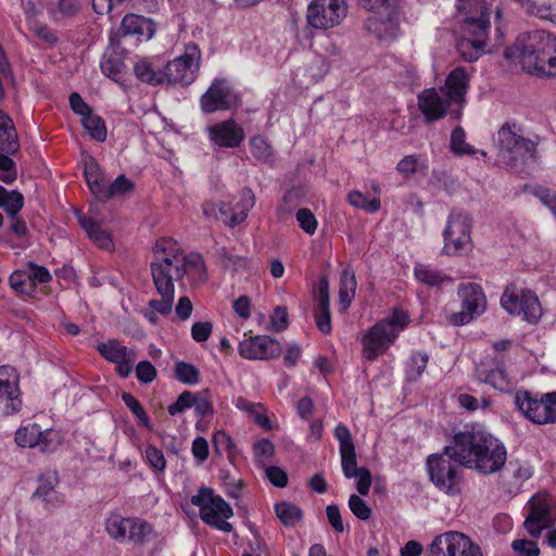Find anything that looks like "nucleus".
<instances>
[{
    "label": "nucleus",
    "mask_w": 556,
    "mask_h": 556,
    "mask_svg": "<svg viewBox=\"0 0 556 556\" xmlns=\"http://www.w3.org/2000/svg\"><path fill=\"white\" fill-rule=\"evenodd\" d=\"M456 9L465 35L489 33L491 13H494L497 22L503 17V8L497 0H456Z\"/></svg>",
    "instance_id": "nucleus-6"
},
{
    "label": "nucleus",
    "mask_w": 556,
    "mask_h": 556,
    "mask_svg": "<svg viewBox=\"0 0 556 556\" xmlns=\"http://www.w3.org/2000/svg\"><path fill=\"white\" fill-rule=\"evenodd\" d=\"M136 376L141 383H150L156 377V369L151 362L142 361L136 367Z\"/></svg>",
    "instance_id": "nucleus-62"
},
{
    "label": "nucleus",
    "mask_w": 556,
    "mask_h": 556,
    "mask_svg": "<svg viewBox=\"0 0 556 556\" xmlns=\"http://www.w3.org/2000/svg\"><path fill=\"white\" fill-rule=\"evenodd\" d=\"M201 51L197 45H187L184 54L169 61L163 72V84L190 85L200 68Z\"/></svg>",
    "instance_id": "nucleus-11"
},
{
    "label": "nucleus",
    "mask_w": 556,
    "mask_h": 556,
    "mask_svg": "<svg viewBox=\"0 0 556 556\" xmlns=\"http://www.w3.org/2000/svg\"><path fill=\"white\" fill-rule=\"evenodd\" d=\"M275 511L278 519L286 527H294L302 519L303 515L300 507L288 502L277 503Z\"/></svg>",
    "instance_id": "nucleus-41"
},
{
    "label": "nucleus",
    "mask_w": 556,
    "mask_h": 556,
    "mask_svg": "<svg viewBox=\"0 0 556 556\" xmlns=\"http://www.w3.org/2000/svg\"><path fill=\"white\" fill-rule=\"evenodd\" d=\"M9 282L12 289L21 293H29L34 289L26 270H16L11 274Z\"/></svg>",
    "instance_id": "nucleus-52"
},
{
    "label": "nucleus",
    "mask_w": 556,
    "mask_h": 556,
    "mask_svg": "<svg viewBox=\"0 0 556 556\" xmlns=\"http://www.w3.org/2000/svg\"><path fill=\"white\" fill-rule=\"evenodd\" d=\"M239 104V96L225 79H215L200 99L201 110L211 114Z\"/></svg>",
    "instance_id": "nucleus-17"
},
{
    "label": "nucleus",
    "mask_w": 556,
    "mask_h": 556,
    "mask_svg": "<svg viewBox=\"0 0 556 556\" xmlns=\"http://www.w3.org/2000/svg\"><path fill=\"white\" fill-rule=\"evenodd\" d=\"M470 75L462 66L454 68L445 78V83L439 89L450 102L455 105L452 112L454 119H459L464 105L466 103V94L469 89Z\"/></svg>",
    "instance_id": "nucleus-18"
},
{
    "label": "nucleus",
    "mask_w": 556,
    "mask_h": 556,
    "mask_svg": "<svg viewBox=\"0 0 556 556\" xmlns=\"http://www.w3.org/2000/svg\"><path fill=\"white\" fill-rule=\"evenodd\" d=\"M522 68L540 77L556 76V37L545 30H534L520 40Z\"/></svg>",
    "instance_id": "nucleus-3"
},
{
    "label": "nucleus",
    "mask_w": 556,
    "mask_h": 556,
    "mask_svg": "<svg viewBox=\"0 0 556 556\" xmlns=\"http://www.w3.org/2000/svg\"><path fill=\"white\" fill-rule=\"evenodd\" d=\"M358 4L367 10L371 11L376 14H381L383 12L395 11L397 9V0H357Z\"/></svg>",
    "instance_id": "nucleus-51"
},
{
    "label": "nucleus",
    "mask_w": 556,
    "mask_h": 556,
    "mask_svg": "<svg viewBox=\"0 0 556 556\" xmlns=\"http://www.w3.org/2000/svg\"><path fill=\"white\" fill-rule=\"evenodd\" d=\"M295 217L299 223V226L304 232L311 236L315 233L318 222L315 215L311 212V210L300 208L296 212Z\"/></svg>",
    "instance_id": "nucleus-54"
},
{
    "label": "nucleus",
    "mask_w": 556,
    "mask_h": 556,
    "mask_svg": "<svg viewBox=\"0 0 556 556\" xmlns=\"http://www.w3.org/2000/svg\"><path fill=\"white\" fill-rule=\"evenodd\" d=\"M529 513L523 527L532 538H539L543 530L556 522V506L547 495H534L528 502Z\"/></svg>",
    "instance_id": "nucleus-14"
},
{
    "label": "nucleus",
    "mask_w": 556,
    "mask_h": 556,
    "mask_svg": "<svg viewBox=\"0 0 556 556\" xmlns=\"http://www.w3.org/2000/svg\"><path fill=\"white\" fill-rule=\"evenodd\" d=\"M153 254L150 270L153 285L161 299H152L148 305L155 312L167 315L173 309L174 283L181 281L185 276L194 283L203 282L205 266L201 255H186L178 243L169 238L156 241Z\"/></svg>",
    "instance_id": "nucleus-1"
},
{
    "label": "nucleus",
    "mask_w": 556,
    "mask_h": 556,
    "mask_svg": "<svg viewBox=\"0 0 556 556\" xmlns=\"http://www.w3.org/2000/svg\"><path fill=\"white\" fill-rule=\"evenodd\" d=\"M253 454L256 464L265 467L275 454V446L269 440L262 439L253 445Z\"/></svg>",
    "instance_id": "nucleus-50"
},
{
    "label": "nucleus",
    "mask_w": 556,
    "mask_h": 556,
    "mask_svg": "<svg viewBox=\"0 0 556 556\" xmlns=\"http://www.w3.org/2000/svg\"><path fill=\"white\" fill-rule=\"evenodd\" d=\"M414 275L420 283L430 288H440L453 280L450 276L427 264H417L414 268Z\"/></svg>",
    "instance_id": "nucleus-32"
},
{
    "label": "nucleus",
    "mask_w": 556,
    "mask_h": 556,
    "mask_svg": "<svg viewBox=\"0 0 556 556\" xmlns=\"http://www.w3.org/2000/svg\"><path fill=\"white\" fill-rule=\"evenodd\" d=\"M356 277L351 268H344L341 278H340V289H339V303L342 306L343 309H346L356 292Z\"/></svg>",
    "instance_id": "nucleus-36"
},
{
    "label": "nucleus",
    "mask_w": 556,
    "mask_h": 556,
    "mask_svg": "<svg viewBox=\"0 0 556 556\" xmlns=\"http://www.w3.org/2000/svg\"><path fill=\"white\" fill-rule=\"evenodd\" d=\"M191 503L200 508L203 522L226 533L232 531L231 523L227 521L233 515L232 508L222 496L215 495L212 489H200L191 496Z\"/></svg>",
    "instance_id": "nucleus-8"
},
{
    "label": "nucleus",
    "mask_w": 556,
    "mask_h": 556,
    "mask_svg": "<svg viewBox=\"0 0 556 556\" xmlns=\"http://www.w3.org/2000/svg\"><path fill=\"white\" fill-rule=\"evenodd\" d=\"M399 10L370 16L365 28L380 41H392L401 34Z\"/></svg>",
    "instance_id": "nucleus-24"
},
{
    "label": "nucleus",
    "mask_w": 556,
    "mask_h": 556,
    "mask_svg": "<svg viewBox=\"0 0 556 556\" xmlns=\"http://www.w3.org/2000/svg\"><path fill=\"white\" fill-rule=\"evenodd\" d=\"M122 400L139 420L140 425L151 430L150 418L140 402L132 394L126 392L122 394Z\"/></svg>",
    "instance_id": "nucleus-49"
},
{
    "label": "nucleus",
    "mask_w": 556,
    "mask_h": 556,
    "mask_svg": "<svg viewBox=\"0 0 556 556\" xmlns=\"http://www.w3.org/2000/svg\"><path fill=\"white\" fill-rule=\"evenodd\" d=\"M174 370L176 378L185 384L194 386L200 381V371L192 364L177 362Z\"/></svg>",
    "instance_id": "nucleus-47"
},
{
    "label": "nucleus",
    "mask_w": 556,
    "mask_h": 556,
    "mask_svg": "<svg viewBox=\"0 0 556 556\" xmlns=\"http://www.w3.org/2000/svg\"><path fill=\"white\" fill-rule=\"evenodd\" d=\"M238 351L245 359L266 361L280 356L281 344L269 336H255L242 340Z\"/></svg>",
    "instance_id": "nucleus-22"
},
{
    "label": "nucleus",
    "mask_w": 556,
    "mask_h": 556,
    "mask_svg": "<svg viewBox=\"0 0 556 556\" xmlns=\"http://www.w3.org/2000/svg\"><path fill=\"white\" fill-rule=\"evenodd\" d=\"M342 471L345 478H357L356 489L361 495H367L371 485V473L365 467H357L355 447L340 451Z\"/></svg>",
    "instance_id": "nucleus-25"
},
{
    "label": "nucleus",
    "mask_w": 556,
    "mask_h": 556,
    "mask_svg": "<svg viewBox=\"0 0 556 556\" xmlns=\"http://www.w3.org/2000/svg\"><path fill=\"white\" fill-rule=\"evenodd\" d=\"M316 301L315 312L330 311L329 283L326 278L319 281Z\"/></svg>",
    "instance_id": "nucleus-61"
},
{
    "label": "nucleus",
    "mask_w": 556,
    "mask_h": 556,
    "mask_svg": "<svg viewBox=\"0 0 556 556\" xmlns=\"http://www.w3.org/2000/svg\"><path fill=\"white\" fill-rule=\"evenodd\" d=\"M409 323L410 317L407 312L393 308L387 317L376 323L364 334L362 339L364 357L375 361L379 355L384 354Z\"/></svg>",
    "instance_id": "nucleus-4"
},
{
    "label": "nucleus",
    "mask_w": 556,
    "mask_h": 556,
    "mask_svg": "<svg viewBox=\"0 0 556 556\" xmlns=\"http://www.w3.org/2000/svg\"><path fill=\"white\" fill-rule=\"evenodd\" d=\"M80 226L87 232L88 237L102 249H109L112 245V240L106 231L96 223L92 218L80 215L78 217Z\"/></svg>",
    "instance_id": "nucleus-37"
},
{
    "label": "nucleus",
    "mask_w": 556,
    "mask_h": 556,
    "mask_svg": "<svg viewBox=\"0 0 556 556\" xmlns=\"http://www.w3.org/2000/svg\"><path fill=\"white\" fill-rule=\"evenodd\" d=\"M146 458L149 465L156 471H164L166 468V460L161 450L155 446L149 445L146 448Z\"/></svg>",
    "instance_id": "nucleus-59"
},
{
    "label": "nucleus",
    "mask_w": 556,
    "mask_h": 556,
    "mask_svg": "<svg viewBox=\"0 0 556 556\" xmlns=\"http://www.w3.org/2000/svg\"><path fill=\"white\" fill-rule=\"evenodd\" d=\"M375 195L369 199L367 195L358 190H352L348 193L346 200L350 205L355 208L364 210L367 213H376L380 210V189L374 186Z\"/></svg>",
    "instance_id": "nucleus-34"
},
{
    "label": "nucleus",
    "mask_w": 556,
    "mask_h": 556,
    "mask_svg": "<svg viewBox=\"0 0 556 556\" xmlns=\"http://www.w3.org/2000/svg\"><path fill=\"white\" fill-rule=\"evenodd\" d=\"M501 305L511 316L532 324L536 323L542 315L541 304L534 292L516 283H509L505 288L501 296Z\"/></svg>",
    "instance_id": "nucleus-10"
},
{
    "label": "nucleus",
    "mask_w": 556,
    "mask_h": 556,
    "mask_svg": "<svg viewBox=\"0 0 556 556\" xmlns=\"http://www.w3.org/2000/svg\"><path fill=\"white\" fill-rule=\"evenodd\" d=\"M250 149L252 155L261 162H273V149L267 140L262 136H254L250 139Z\"/></svg>",
    "instance_id": "nucleus-44"
},
{
    "label": "nucleus",
    "mask_w": 556,
    "mask_h": 556,
    "mask_svg": "<svg viewBox=\"0 0 556 556\" xmlns=\"http://www.w3.org/2000/svg\"><path fill=\"white\" fill-rule=\"evenodd\" d=\"M15 443L23 448H37L52 453L60 445V434L52 428L42 429L38 424H27L15 431Z\"/></svg>",
    "instance_id": "nucleus-15"
},
{
    "label": "nucleus",
    "mask_w": 556,
    "mask_h": 556,
    "mask_svg": "<svg viewBox=\"0 0 556 556\" xmlns=\"http://www.w3.org/2000/svg\"><path fill=\"white\" fill-rule=\"evenodd\" d=\"M488 34L465 35L458 40L456 49L466 62L477 61L484 52L488 45Z\"/></svg>",
    "instance_id": "nucleus-28"
},
{
    "label": "nucleus",
    "mask_w": 556,
    "mask_h": 556,
    "mask_svg": "<svg viewBox=\"0 0 556 556\" xmlns=\"http://www.w3.org/2000/svg\"><path fill=\"white\" fill-rule=\"evenodd\" d=\"M153 529L150 523L144 520L135 518L131 529L128 530L127 541L135 544H143L151 535Z\"/></svg>",
    "instance_id": "nucleus-48"
},
{
    "label": "nucleus",
    "mask_w": 556,
    "mask_h": 556,
    "mask_svg": "<svg viewBox=\"0 0 556 556\" xmlns=\"http://www.w3.org/2000/svg\"><path fill=\"white\" fill-rule=\"evenodd\" d=\"M20 376L11 366L0 367V415H11L22 407Z\"/></svg>",
    "instance_id": "nucleus-19"
},
{
    "label": "nucleus",
    "mask_w": 556,
    "mask_h": 556,
    "mask_svg": "<svg viewBox=\"0 0 556 556\" xmlns=\"http://www.w3.org/2000/svg\"><path fill=\"white\" fill-rule=\"evenodd\" d=\"M346 13L344 0H313L306 10V21L313 28L329 29L339 25Z\"/></svg>",
    "instance_id": "nucleus-13"
},
{
    "label": "nucleus",
    "mask_w": 556,
    "mask_h": 556,
    "mask_svg": "<svg viewBox=\"0 0 556 556\" xmlns=\"http://www.w3.org/2000/svg\"><path fill=\"white\" fill-rule=\"evenodd\" d=\"M8 197H5V202L3 204V208L11 216L14 217L22 210L24 205V198L18 191H8Z\"/></svg>",
    "instance_id": "nucleus-58"
},
{
    "label": "nucleus",
    "mask_w": 556,
    "mask_h": 556,
    "mask_svg": "<svg viewBox=\"0 0 556 556\" xmlns=\"http://www.w3.org/2000/svg\"><path fill=\"white\" fill-rule=\"evenodd\" d=\"M26 267L30 282L34 283V286L36 283H48L51 281L52 276L46 267L37 265L33 262H28Z\"/></svg>",
    "instance_id": "nucleus-55"
},
{
    "label": "nucleus",
    "mask_w": 556,
    "mask_h": 556,
    "mask_svg": "<svg viewBox=\"0 0 556 556\" xmlns=\"http://www.w3.org/2000/svg\"><path fill=\"white\" fill-rule=\"evenodd\" d=\"M458 295L462 298V311L453 313L448 320L455 326L469 324L486 308V299L480 286L460 285Z\"/></svg>",
    "instance_id": "nucleus-16"
},
{
    "label": "nucleus",
    "mask_w": 556,
    "mask_h": 556,
    "mask_svg": "<svg viewBox=\"0 0 556 556\" xmlns=\"http://www.w3.org/2000/svg\"><path fill=\"white\" fill-rule=\"evenodd\" d=\"M475 375L478 381L488 383L501 392H509L517 384L516 379L507 372L500 362L493 368H486L483 365L478 366Z\"/></svg>",
    "instance_id": "nucleus-26"
},
{
    "label": "nucleus",
    "mask_w": 556,
    "mask_h": 556,
    "mask_svg": "<svg viewBox=\"0 0 556 556\" xmlns=\"http://www.w3.org/2000/svg\"><path fill=\"white\" fill-rule=\"evenodd\" d=\"M81 123L88 135L96 141L103 142L106 139L105 123L100 116L91 112L81 119Z\"/></svg>",
    "instance_id": "nucleus-42"
},
{
    "label": "nucleus",
    "mask_w": 556,
    "mask_h": 556,
    "mask_svg": "<svg viewBox=\"0 0 556 556\" xmlns=\"http://www.w3.org/2000/svg\"><path fill=\"white\" fill-rule=\"evenodd\" d=\"M511 548L516 553L517 556H539L540 548L538 544L533 541L518 539L514 540L511 543Z\"/></svg>",
    "instance_id": "nucleus-56"
},
{
    "label": "nucleus",
    "mask_w": 556,
    "mask_h": 556,
    "mask_svg": "<svg viewBox=\"0 0 556 556\" xmlns=\"http://www.w3.org/2000/svg\"><path fill=\"white\" fill-rule=\"evenodd\" d=\"M458 546L455 556H483L481 547L464 533H459Z\"/></svg>",
    "instance_id": "nucleus-53"
},
{
    "label": "nucleus",
    "mask_w": 556,
    "mask_h": 556,
    "mask_svg": "<svg viewBox=\"0 0 556 556\" xmlns=\"http://www.w3.org/2000/svg\"><path fill=\"white\" fill-rule=\"evenodd\" d=\"M119 31L122 36L134 35L150 39L154 34V28L149 18L137 14H127L121 23Z\"/></svg>",
    "instance_id": "nucleus-29"
},
{
    "label": "nucleus",
    "mask_w": 556,
    "mask_h": 556,
    "mask_svg": "<svg viewBox=\"0 0 556 556\" xmlns=\"http://www.w3.org/2000/svg\"><path fill=\"white\" fill-rule=\"evenodd\" d=\"M203 214L206 217H218L222 222H224L226 225L230 227V219L232 215V204L220 202L218 205H216L213 202H205L202 206Z\"/></svg>",
    "instance_id": "nucleus-46"
},
{
    "label": "nucleus",
    "mask_w": 556,
    "mask_h": 556,
    "mask_svg": "<svg viewBox=\"0 0 556 556\" xmlns=\"http://www.w3.org/2000/svg\"><path fill=\"white\" fill-rule=\"evenodd\" d=\"M351 511L361 520H368L371 516V509L358 495L352 494L349 498Z\"/></svg>",
    "instance_id": "nucleus-57"
},
{
    "label": "nucleus",
    "mask_w": 556,
    "mask_h": 556,
    "mask_svg": "<svg viewBox=\"0 0 556 556\" xmlns=\"http://www.w3.org/2000/svg\"><path fill=\"white\" fill-rule=\"evenodd\" d=\"M59 481L56 471H47L39 478V485L34 492L33 497L42 500L48 504H54L58 502V496L54 491V486Z\"/></svg>",
    "instance_id": "nucleus-35"
},
{
    "label": "nucleus",
    "mask_w": 556,
    "mask_h": 556,
    "mask_svg": "<svg viewBox=\"0 0 556 556\" xmlns=\"http://www.w3.org/2000/svg\"><path fill=\"white\" fill-rule=\"evenodd\" d=\"M451 445L446 446L442 454H434L428 457L427 467L431 482L442 492L454 496L460 493V475L455 463L456 456L450 452Z\"/></svg>",
    "instance_id": "nucleus-7"
},
{
    "label": "nucleus",
    "mask_w": 556,
    "mask_h": 556,
    "mask_svg": "<svg viewBox=\"0 0 556 556\" xmlns=\"http://www.w3.org/2000/svg\"><path fill=\"white\" fill-rule=\"evenodd\" d=\"M466 134L462 127H456L451 134L450 149L456 155H472L477 152L470 144L466 143Z\"/></svg>",
    "instance_id": "nucleus-45"
},
{
    "label": "nucleus",
    "mask_w": 556,
    "mask_h": 556,
    "mask_svg": "<svg viewBox=\"0 0 556 556\" xmlns=\"http://www.w3.org/2000/svg\"><path fill=\"white\" fill-rule=\"evenodd\" d=\"M206 132L211 142L219 148H238L245 138L244 129L232 118L208 126Z\"/></svg>",
    "instance_id": "nucleus-23"
},
{
    "label": "nucleus",
    "mask_w": 556,
    "mask_h": 556,
    "mask_svg": "<svg viewBox=\"0 0 556 556\" xmlns=\"http://www.w3.org/2000/svg\"><path fill=\"white\" fill-rule=\"evenodd\" d=\"M493 143L498 160L515 169L533 159L536 151V143L526 138L516 123H505L493 137Z\"/></svg>",
    "instance_id": "nucleus-5"
},
{
    "label": "nucleus",
    "mask_w": 556,
    "mask_h": 556,
    "mask_svg": "<svg viewBox=\"0 0 556 556\" xmlns=\"http://www.w3.org/2000/svg\"><path fill=\"white\" fill-rule=\"evenodd\" d=\"M134 71L136 76L144 83L150 85H162L163 84V72H155L149 62L142 60L135 64Z\"/></svg>",
    "instance_id": "nucleus-43"
},
{
    "label": "nucleus",
    "mask_w": 556,
    "mask_h": 556,
    "mask_svg": "<svg viewBox=\"0 0 556 556\" xmlns=\"http://www.w3.org/2000/svg\"><path fill=\"white\" fill-rule=\"evenodd\" d=\"M417 105L427 123L442 119L446 115L452 117V111L455 110V105L437 88L422 90L417 97Z\"/></svg>",
    "instance_id": "nucleus-20"
},
{
    "label": "nucleus",
    "mask_w": 556,
    "mask_h": 556,
    "mask_svg": "<svg viewBox=\"0 0 556 556\" xmlns=\"http://www.w3.org/2000/svg\"><path fill=\"white\" fill-rule=\"evenodd\" d=\"M444 236V252L447 255H457L471 245V218L464 212H452Z\"/></svg>",
    "instance_id": "nucleus-12"
},
{
    "label": "nucleus",
    "mask_w": 556,
    "mask_h": 556,
    "mask_svg": "<svg viewBox=\"0 0 556 556\" xmlns=\"http://www.w3.org/2000/svg\"><path fill=\"white\" fill-rule=\"evenodd\" d=\"M134 190V184L124 175L121 174L111 184H104L100 194V201H108L114 197H121L130 193Z\"/></svg>",
    "instance_id": "nucleus-38"
},
{
    "label": "nucleus",
    "mask_w": 556,
    "mask_h": 556,
    "mask_svg": "<svg viewBox=\"0 0 556 556\" xmlns=\"http://www.w3.org/2000/svg\"><path fill=\"white\" fill-rule=\"evenodd\" d=\"M515 404L518 410L535 425L556 422V392L534 395L527 390L517 391Z\"/></svg>",
    "instance_id": "nucleus-9"
},
{
    "label": "nucleus",
    "mask_w": 556,
    "mask_h": 556,
    "mask_svg": "<svg viewBox=\"0 0 556 556\" xmlns=\"http://www.w3.org/2000/svg\"><path fill=\"white\" fill-rule=\"evenodd\" d=\"M99 354L108 362L116 365L117 374L127 378L134 368L137 358V352L123 345L116 339H110L106 342L99 343L97 346Z\"/></svg>",
    "instance_id": "nucleus-21"
},
{
    "label": "nucleus",
    "mask_w": 556,
    "mask_h": 556,
    "mask_svg": "<svg viewBox=\"0 0 556 556\" xmlns=\"http://www.w3.org/2000/svg\"><path fill=\"white\" fill-rule=\"evenodd\" d=\"M85 177L90 191L99 198L106 181L100 173L99 165L92 157H89V160L85 162Z\"/></svg>",
    "instance_id": "nucleus-40"
},
{
    "label": "nucleus",
    "mask_w": 556,
    "mask_h": 556,
    "mask_svg": "<svg viewBox=\"0 0 556 556\" xmlns=\"http://www.w3.org/2000/svg\"><path fill=\"white\" fill-rule=\"evenodd\" d=\"M288 312L285 306H277L270 315V330L281 332L288 328Z\"/></svg>",
    "instance_id": "nucleus-60"
},
{
    "label": "nucleus",
    "mask_w": 556,
    "mask_h": 556,
    "mask_svg": "<svg viewBox=\"0 0 556 556\" xmlns=\"http://www.w3.org/2000/svg\"><path fill=\"white\" fill-rule=\"evenodd\" d=\"M459 533L448 531L437 535L428 548V556H455L458 546Z\"/></svg>",
    "instance_id": "nucleus-31"
},
{
    "label": "nucleus",
    "mask_w": 556,
    "mask_h": 556,
    "mask_svg": "<svg viewBox=\"0 0 556 556\" xmlns=\"http://www.w3.org/2000/svg\"><path fill=\"white\" fill-rule=\"evenodd\" d=\"M135 518H125L121 516H112L106 519L105 530L109 535L117 541H127L128 530L131 529V525Z\"/></svg>",
    "instance_id": "nucleus-39"
},
{
    "label": "nucleus",
    "mask_w": 556,
    "mask_h": 556,
    "mask_svg": "<svg viewBox=\"0 0 556 556\" xmlns=\"http://www.w3.org/2000/svg\"><path fill=\"white\" fill-rule=\"evenodd\" d=\"M254 192L249 188L242 189L240 192L239 200L236 202V204L232 205L230 227H235L244 222L245 218L248 217L250 210L254 206Z\"/></svg>",
    "instance_id": "nucleus-33"
},
{
    "label": "nucleus",
    "mask_w": 556,
    "mask_h": 556,
    "mask_svg": "<svg viewBox=\"0 0 556 556\" xmlns=\"http://www.w3.org/2000/svg\"><path fill=\"white\" fill-rule=\"evenodd\" d=\"M450 452L456 456L458 465L482 475L500 471L507 460L505 445L481 428L456 433Z\"/></svg>",
    "instance_id": "nucleus-2"
},
{
    "label": "nucleus",
    "mask_w": 556,
    "mask_h": 556,
    "mask_svg": "<svg viewBox=\"0 0 556 556\" xmlns=\"http://www.w3.org/2000/svg\"><path fill=\"white\" fill-rule=\"evenodd\" d=\"M531 475V468L527 463L510 460L500 476L501 488L506 493L517 494Z\"/></svg>",
    "instance_id": "nucleus-27"
},
{
    "label": "nucleus",
    "mask_w": 556,
    "mask_h": 556,
    "mask_svg": "<svg viewBox=\"0 0 556 556\" xmlns=\"http://www.w3.org/2000/svg\"><path fill=\"white\" fill-rule=\"evenodd\" d=\"M20 149L18 136L12 118L0 111V151L13 154Z\"/></svg>",
    "instance_id": "nucleus-30"
},
{
    "label": "nucleus",
    "mask_w": 556,
    "mask_h": 556,
    "mask_svg": "<svg viewBox=\"0 0 556 556\" xmlns=\"http://www.w3.org/2000/svg\"><path fill=\"white\" fill-rule=\"evenodd\" d=\"M533 193L556 217V193L544 187H536Z\"/></svg>",
    "instance_id": "nucleus-64"
},
{
    "label": "nucleus",
    "mask_w": 556,
    "mask_h": 556,
    "mask_svg": "<svg viewBox=\"0 0 556 556\" xmlns=\"http://www.w3.org/2000/svg\"><path fill=\"white\" fill-rule=\"evenodd\" d=\"M193 393L184 391L172 405L168 406V414L175 416L187 408L192 407Z\"/></svg>",
    "instance_id": "nucleus-63"
}]
</instances>
